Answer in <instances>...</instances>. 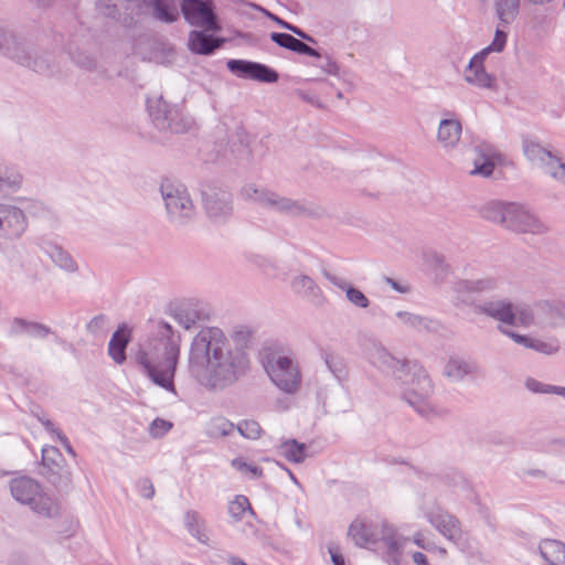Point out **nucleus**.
Here are the masks:
<instances>
[{
  "label": "nucleus",
  "instance_id": "nucleus-1",
  "mask_svg": "<svg viewBox=\"0 0 565 565\" xmlns=\"http://www.w3.org/2000/svg\"><path fill=\"white\" fill-rule=\"evenodd\" d=\"M248 366L246 352L232 345L220 328H203L191 342L189 372L209 391H223L233 385L247 372Z\"/></svg>",
  "mask_w": 565,
  "mask_h": 565
},
{
  "label": "nucleus",
  "instance_id": "nucleus-2",
  "mask_svg": "<svg viewBox=\"0 0 565 565\" xmlns=\"http://www.w3.org/2000/svg\"><path fill=\"white\" fill-rule=\"evenodd\" d=\"M370 362L387 377L394 380L403 390V399L420 416L430 417L435 413L428 397L434 391L428 373L416 362L398 359L381 343H373L367 349Z\"/></svg>",
  "mask_w": 565,
  "mask_h": 565
},
{
  "label": "nucleus",
  "instance_id": "nucleus-3",
  "mask_svg": "<svg viewBox=\"0 0 565 565\" xmlns=\"http://www.w3.org/2000/svg\"><path fill=\"white\" fill-rule=\"evenodd\" d=\"M156 334L154 343L141 349L137 361L156 385L175 394L173 380L180 356L181 337L164 321L157 323Z\"/></svg>",
  "mask_w": 565,
  "mask_h": 565
},
{
  "label": "nucleus",
  "instance_id": "nucleus-4",
  "mask_svg": "<svg viewBox=\"0 0 565 565\" xmlns=\"http://www.w3.org/2000/svg\"><path fill=\"white\" fill-rule=\"evenodd\" d=\"M0 51L18 64L43 75L57 71L56 56L49 50L30 47L12 30L0 26Z\"/></svg>",
  "mask_w": 565,
  "mask_h": 565
},
{
  "label": "nucleus",
  "instance_id": "nucleus-5",
  "mask_svg": "<svg viewBox=\"0 0 565 565\" xmlns=\"http://www.w3.org/2000/svg\"><path fill=\"white\" fill-rule=\"evenodd\" d=\"M242 193L245 199L287 216L312 217L317 220L327 216L326 209L320 205L294 200L275 191L265 188H257L255 184L245 185Z\"/></svg>",
  "mask_w": 565,
  "mask_h": 565
},
{
  "label": "nucleus",
  "instance_id": "nucleus-6",
  "mask_svg": "<svg viewBox=\"0 0 565 565\" xmlns=\"http://www.w3.org/2000/svg\"><path fill=\"white\" fill-rule=\"evenodd\" d=\"M483 216L519 233L540 235L547 226L525 205L515 202L493 201L483 207Z\"/></svg>",
  "mask_w": 565,
  "mask_h": 565
},
{
  "label": "nucleus",
  "instance_id": "nucleus-7",
  "mask_svg": "<svg viewBox=\"0 0 565 565\" xmlns=\"http://www.w3.org/2000/svg\"><path fill=\"white\" fill-rule=\"evenodd\" d=\"M9 489L17 502L29 507L34 513L49 519L60 514L57 500L45 492L35 479L15 477L10 480Z\"/></svg>",
  "mask_w": 565,
  "mask_h": 565
},
{
  "label": "nucleus",
  "instance_id": "nucleus-8",
  "mask_svg": "<svg viewBox=\"0 0 565 565\" xmlns=\"http://www.w3.org/2000/svg\"><path fill=\"white\" fill-rule=\"evenodd\" d=\"M262 362L273 383L285 393L298 391L301 374L294 361L274 347H265L262 351Z\"/></svg>",
  "mask_w": 565,
  "mask_h": 565
},
{
  "label": "nucleus",
  "instance_id": "nucleus-9",
  "mask_svg": "<svg viewBox=\"0 0 565 565\" xmlns=\"http://www.w3.org/2000/svg\"><path fill=\"white\" fill-rule=\"evenodd\" d=\"M147 103L149 115L158 129L184 134L192 128L194 121L182 108L171 106L162 97L149 98Z\"/></svg>",
  "mask_w": 565,
  "mask_h": 565
},
{
  "label": "nucleus",
  "instance_id": "nucleus-10",
  "mask_svg": "<svg viewBox=\"0 0 565 565\" xmlns=\"http://www.w3.org/2000/svg\"><path fill=\"white\" fill-rule=\"evenodd\" d=\"M160 191L170 223L184 225L194 218L195 206L183 185L167 183L161 185Z\"/></svg>",
  "mask_w": 565,
  "mask_h": 565
},
{
  "label": "nucleus",
  "instance_id": "nucleus-11",
  "mask_svg": "<svg viewBox=\"0 0 565 565\" xmlns=\"http://www.w3.org/2000/svg\"><path fill=\"white\" fill-rule=\"evenodd\" d=\"M180 9L190 25L205 31H221L213 0H180Z\"/></svg>",
  "mask_w": 565,
  "mask_h": 565
},
{
  "label": "nucleus",
  "instance_id": "nucleus-12",
  "mask_svg": "<svg viewBox=\"0 0 565 565\" xmlns=\"http://www.w3.org/2000/svg\"><path fill=\"white\" fill-rule=\"evenodd\" d=\"M424 516L429 524L445 539L458 542L461 537L459 520L434 501L424 502L422 505Z\"/></svg>",
  "mask_w": 565,
  "mask_h": 565
},
{
  "label": "nucleus",
  "instance_id": "nucleus-13",
  "mask_svg": "<svg viewBox=\"0 0 565 565\" xmlns=\"http://www.w3.org/2000/svg\"><path fill=\"white\" fill-rule=\"evenodd\" d=\"M42 463L44 476L58 489H67L72 483V473L63 455L54 446L42 449Z\"/></svg>",
  "mask_w": 565,
  "mask_h": 565
},
{
  "label": "nucleus",
  "instance_id": "nucleus-14",
  "mask_svg": "<svg viewBox=\"0 0 565 565\" xmlns=\"http://www.w3.org/2000/svg\"><path fill=\"white\" fill-rule=\"evenodd\" d=\"M502 281L499 276L486 275L480 278L461 279L454 286L457 300L465 305L473 306V298L498 290Z\"/></svg>",
  "mask_w": 565,
  "mask_h": 565
},
{
  "label": "nucleus",
  "instance_id": "nucleus-15",
  "mask_svg": "<svg viewBox=\"0 0 565 565\" xmlns=\"http://www.w3.org/2000/svg\"><path fill=\"white\" fill-rule=\"evenodd\" d=\"M206 214L214 221L226 220L233 211L232 195L223 189L207 186L202 192Z\"/></svg>",
  "mask_w": 565,
  "mask_h": 565
},
{
  "label": "nucleus",
  "instance_id": "nucleus-16",
  "mask_svg": "<svg viewBox=\"0 0 565 565\" xmlns=\"http://www.w3.org/2000/svg\"><path fill=\"white\" fill-rule=\"evenodd\" d=\"M227 68L237 77L244 79H253L263 83H276L278 73L265 64L246 61V60H228Z\"/></svg>",
  "mask_w": 565,
  "mask_h": 565
},
{
  "label": "nucleus",
  "instance_id": "nucleus-17",
  "mask_svg": "<svg viewBox=\"0 0 565 565\" xmlns=\"http://www.w3.org/2000/svg\"><path fill=\"white\" fill-rule=\"evenodd\" d=\"M26 227V216L20 207L0 203V238H18L25 232Z\"/></svg>",
  "mask_w": 565,
  "mask_h": 565
},
{
  "label": "nucleus",
  "instance_id": "nucleus-18",
  "mask_svg": "<svg viewBox=\"0 0 565 565\" xmlns=\"http://www.w3.org/2000/svg\"><path fill=\"white\" fill-rule=\"evenodd\" d=\"M473 312L476 315H483L501 324L508 326L509 322H513V303L509 298H491L483 301L473 303Z\"/></svg>",
  "mask_w": 565,
  "mask_h": 565
},
{
  "label": "nucleus",
  "instance_id": "nucleus-19",
  "mask_svg": "<svg viewBox=\"0 0 565 565\" xmlns=\"http://www.w3.org/2000/svg\"><path fill=\"white\" fill-rule=\"evenodd\" d=\"M498 330L505 337L513 340L515 343H518L526 349H531L535 352L545 354V355L556 354L561 348L559 341L555 337H548V338L530 337V335L516 333L505 327H498Z\"/></svg>",
  "mask_w": 565,
  "mask_h": 565
},
{
  "label": "nucleus",
  "instance_id": "nucleus-20",
  "mask_svg": "<svg viewBox=\"0 0 565 565\" xmlns=\"http://www.w3.org/2000/svg\"><path fill=\"white\" fill-rule=\"evenodd\" d=\"M539 328H556L558 320H565V300L545 299L535 302Z\"/></svg>",
  "mask_w": 565,
  "mask_h": 565
},
{
  "label": "nucleus",
  "instance_id": "nucleus-21",
  "mask_svg": "<svg viewBox=\"0 0 565 565\" xmlns=\"http://www.w3.org/2000/svg\"><path fill=\"white\" fill-rule=\"evenodd\" d=\"M484 60V55L475 54L463 72V78L476 87L492 89L495 86V77L486 71Z\"/></svg>",
  "mask_w": 565,
  "mask_h": 565
},
{
  "label": "nucleus",
  "instance_id": "nucleus-22",
  "mask_svg": "<svg viewBox=\"0 0 565 565\" xmlns=\"http://www.w3.org/2000/svg\"><path fill=\"white\" fill-rule=\"evenodd\" d=\"M290 288L294 294L300 296L313 306H322L326 297L318 284L308 275H297L290 281Z\"/></svg>",
  "mask_w": 565,
  "mask_h": 565
},
{
  "label": "nucleus",
  "instance_id": "nucleus-23",
  "mask_svg": "<svg viewBox=\"0 0 565 565\" xmlns=\"http://www.w3.org/2000/svg\"><path fill=\"white\" fill-rule=\"evenodd\" d=\"M477 373L478 365L476 362L459 355L449 356L443 370V375L452 383H459L467 376L476 375Z\"/></svg>",
  "mask_w": 565,
  "mask_h": 565
},
{
  "label": "nucleus",
  "instance_id": "nucleus-24",
  "mask_svg": "<svg viewBox=\"0 0 565 565\" xmlns=\"http://www.w3.org/2000/svg\"><path fill=\"white\" fill-rule=\"evenodd\" d=\"M203 30H193L188 36V47L191 52L201 55H211L224 43V39L215 38Z\"/></svg>",
  "mask_w": 565,
  "mask_h": 565
},
{
  "label": "nucleus",
  "instance_id": "nucleus-25",
  "mask_svg": "<svg viewBox=\"0 0 565 565\" xmlns=\"http://www.w3.org/2000/svg\"><path fill=\"white\" fill-rule=\"evenodd\" d=\"M476 157L473 159L472 175L490 177L494 170V160L498 152L494 147L488 143H480L475 147Z\"/></svg>",
  "mask_w": 565,
  "mask_h": 565
},
{
  "label": "nucleus",
  "instance_id": "nucleus-26",
  "mask_svg": "<svg viewBox=\"0 0 565 565\" xmlns=\"http://www.w3.org/2000/svg\"><path fill=\"white\" fill-rule=\"evenodd\" d=\"M396 317L405 328L415 332L437 333L441 329L439 321L426 316L408 311H398L396 312Z\"/></svg>",
  "mask_w": 565,
  "mask_h": 565
},
{
  "label": "nucleus",
  "instance_id": "nucleus-27",
  "mask_svg": "<svg viewBox=\"0 0 565 565\" xmlns=\"http://www.w3.org/2000/svg\"><path fill=\"white\" fill-rule=\"evenodd\" d=\"M8 333L11 337L26 334L30 338L45 339L52 333V330L43 323L15 317L10 321Z\"/></svg>",
  "mask_w": 565,
  "mask_h": 565
},
{
  "label": "nucleus",
  "instance_id": "nucleus-28",
  "mask_svg": "<svg viewBox=\"0 0 565 565\" xmlns=\"http://www.w3.org/2000/svg\"><path fill=\"white\" fill-rule=\"evenodd\" d=\"M462 132V126L459 120L446 118L441 119L437 130V141L441 148L452 150L457 147Z\"/></svg>",
  "mask_w": 565,
  "mask_h": 565
},
{
  "label": "nucleus",
  "instance_id": "nucleus-29",
  "mask_svg": "<svg viewBox=\"0 0 565 565\" xmlns=\"http://www.w3.org/2000/svg\"><path fill=\"white\" fill-rule=\"evenodd\" d=\"M270 40L280 47L287 49L289 51L317 58L321 57V54L316 49L309 46L305 42L292 36L291 34L273 32L270 34Z\"/></svg>",
  "mask_w": 565,
  "mask_h": 565
},
{
  "label": "nucleus",
  "instance_id": "nucleus-30",
  "mask_svg": "<svg viewBox=\"0 0 565 565\" xmlns=\"http://www.w3.org/2000/svg\"><path fill=\"white\" fill-rule=\"evenodd\" d=\"M324 277L335 287L345 292L347 299L354 307L366 309L370 306L367 297L358 288L351 286L347 280L341 277L334 276L330 273H324Z\"/></svg>",
  "mask_w": 565,
  "mask_h": 565
},
{
  "label": "nucleus",
  "instance_id": "nucleus-31",
  "mask_svg": "<svg viewBox=\"0 0 565 565\" xmlns=\"http://www.w3.org/2000/svg\"><path fill=\"white\" fill-rule=\"evenodd\" d=\"M172 316L185 330H190L203 319V313L198 309V306L191 302L177 306L172 311Z\"/></svg>",
  "mask_w": 565,
  "mask_h": 565
},
{
  "label": "nucleus",
  "instance_id": "nucleus-32",
  "mask_svg": "<svg viewBox=\"0 0 565 565\" xmlns=\"http://www.w3.org/2000/svg\"><path fill=\"white\" fill-rule=\"evenodd\" d=\"M348 535L355 545L361 547H366L380 540L377 534L371 529V525L360 520H355L351 523Z\"/></svg>",
  "mask_w": 565,
  "mask_h": 565
},
{
  "label": "nucleus",
  "instance_id": "nucleus-33",
  "mask_svg": "<svg viewBox=\"0 0 565 565\" xmlns=\"http://www.w3.org/2000/svg\"><path fill=\"white\" fill-rule=\"evenodd\" d=\"M523 153L529 161L545 170L555 153L533 140L523 141Z\"/></svg>",
  "mask_w": 565,
  "mask_h": 565
},
{
  "label": "nucleus",
  "instance_id": "nucleus-34",
  "mask_svg": "<svg viewBox=\"0 0 565 565\" xmlns=\"http://www.w3.org/2000/svg\"><path fill=\"white\" fill-rule=\"evenodd\" d=\"M129 343V337L125 327H119L113 334L108 343V354L116 364H122L126 360V348Z\"/></svg>",
  "mask_w": 565,
  "mask_h": 565
},
{
  "label": "nucleus",
  "instance_id": "nucleus-35",
  "mask_svg": "<svg viewBox=\"0 0 565 565\" xmlns=\"http://www.w3.org/2000/svg\"><path fill=\"white\" fill-rule=\"evenodd\" d=\"M541 556L550 565H565V544L556 540H544L540 546Z\"/></svg>",
  "mask_w": 565,
  "mask_h": 565
},
{
  "label": "nucleus",
  "instance_id": "nucleus-36",
  "mask_svg": "<svg viewBox=\"0 0 565 565\" xmlns=\"http://www.w3.org/2000/svg\"><path fill=\"white\" fill-rule=\"evenodd\" d=\"M44 253L62 270H65L67 273H75V271H77L78 266H77L76 262L61 246H58L56 244H46L44 246Z\"/></svg>",
  "mask_w": 565,
  "mask_h": 565
},
{
  "label": "nucleus",
  "instance_id": "nucleus-37",
  "mask_svg": "<svg viewBox=\"0 0 565 565\" xmlns=\"http://www.w3.org/2000/svg\"><path fill=\"white\" fill-rule=\"evenodd\" d=\"M153 17L164 23H172L179 18L175 0H151Z\"/></svg>",
  "mask_w": 565,
  "mask_h": 565
},
{
  "label": "nucleus",
  "instance_id": "nucleus-38",
  "mask_svg": "<svg viewBox=\"0 0 565 565\" xmlns=\"http://www.w3.org/2000/svg\"><path fill=\"white\" fill-rule=\"evenodd\" d=\"M521 0H495L497 18L502 25L511 24L519 15Z\"/></svg>",
  "mask_w": 565,
  "mask_h": 565
},
{
  "label": "nucleus",
  "instance_id": "nucleus-39",
  "mask_svg": "<svg viewBox=\"0 0 565 565\" xmlns=\"http://www.w3.org/2000/svg\"><path fill=\"white\" fill-rule=\"evenodd\" d=\"M510 327L531 328L539 327V319L535 312V303L531 307L515 308L513 306V322H509Z\"/></svg>",
  "mask_w": 565,
  "mask_h": 565
},
{
  "label": "nucleus",
  "instance_id": "nucleus-40",
  "mask_svg": "<svg viewBox=\"0 0 565 565\" xmlns=\"http://www.w3.org/2000/svg\"><path fill=\"white\" fill-rule=\"evenodd\" d=\"M306 445L298 443L296 439H288L278 446L279 454L288 461L300 463L306 458Z\"/></svg>",
  "mask_w": 565,
  "mask_h": 565
},
{
  "label": "nucleus",
  "instance_id": "nucleus-41",
  "mask_svg": "<svg viewBox=\"0 0 565 565\" xmlns=\"http://www.w3.org/2000/svg\"><path fill=\"white\" fill-rule=\"evenodd\" d=\"M386 547L387 558L395 565L401 562V542L392 527H384L381 539Z\"/></svg>",
  "mask_w": 565,
  "mask_h": 565
},
{
  "label": "nucleus",
  "instance_id": "nucleus-42",
  "mask_svg": "<svg viewBox=\"0 0 565 565\" xmlns=\"http://www.w3.org/2000/svg\"><path fill=\"white\" fill-rule=\"evenodd\" d=\"M185 526L198 541L206 544L209 536L205 532V525L203 520L195 511H188L184 516Z\"/></svg>",
  "mask_w": 565,
  "mask_h": 565
},
{
  "label": "nucleus",
  "instance_id": "nucleus-43",
  "mask_svg": "<svg viewBox=\"0 0 565 565\" xmlns=\"http://www.w3.org/2000/svg\"><path fill=\"white\" fill-rule=\"evenodd\" d=\"M323 361L330 373L337 379L338 382H342L348 376L347 365L343 359L331 352L324 351L322 353Z\"/></svg>",
  "mask_w": 565,
  "mask_h": 565
},
{
  "label": "nucleus",
  "instance_id": "nucleus-44",
  "mask_svg": "<svg viewBox=\"0 0 565 565\" xmlns=\"http://www.w3.org/2000/svg\"><path fill=\"white\" fill-rule=\"evenodd\" d=\"M22 178L19 172L12 169H0V192L17 191L21 185Z\"/></svg>",
  "mask_w": 565,
  "mask_h": 565
},
{
  "label": "nucleus",
  "instance_id": "nucleus-45",
  "mask_svg": "<svg viewBox=\"0 0 565 565\" xmlns=\"http://www.w3.org/2000/svg\"><path fill=\"white\" fill-rule=\"evenodd\" d=\"M525 387L533 393L541 394H556L565 398V387L544 384L535 379H527L525 381Z\"/></svg>",
  "mask_w": 565,
  "mask_h": 565
},
{
  "label": "nucleus",
  "instance_id": "nucleus-46",
  "mask_svg": "<svg viewBox=\"0 0 565 565\" xmlns=\"http://www.w3.org/2000/svg\"><path fill=\"white\" fill-rule=\"evenodd\" d=\"M246 511L252 515L254 514L250 503L245 495H236L228 504V513L235 521H239Z\"/></svg>",
  "mask_w": 565,
  "mask_h": 565
},
{
  "label": "nucleus",
  "instance_id": "nucleus-47",
  "mask_svg": "<svg viewBox=\"0 0 565 565\" xmlns=\"http://www.w3.org/2000/svg\"><path fill=\"white\" fill-rule=\"evenodd\" d=\"M544 172L561 184L565 185V162H563L556 154H554Z\"/></svg>",
  "mask_w": 565,
  "mask_h": 565
},
{
  "label": "nucleus",
  "instance_id": "nucleus-48",
  "mask_svg": "<svg viewBox=\"0 0 565 565\" xmlns=\"http://www.w3.org/2000/svg\"><path fill=\"white\" fill-rule=\"evenodd\" d=\"M507 39L508 34L503 30L497 29L492 42L479 53L487 57L490 53L502 52L505 47Z\"/></svg>",
  "mask_w": 565,
  "mask_h": 565
},
{
  "label": "nucleus",
  "instance_id": "nucleus-49",
  "mask_svg": "<svg viewBox=\"0 0 565 565\" xmlns=\"http://www.w3.org/2000/svg\"><path fill=\"white\" fill-rule=\"evenodd\" d=\"M235 430L234 424L223 417H216L211 420L210 434L213 436H227Z\"/></svg>",
  "mask_w": 565,
  "mask_h": 565
},
{
  "label": "nucleus",
  "instance_id": "nucleus-50",
  "mask_svg": "<svg viewBox=\"0 0 565 565\" xmlns=\"http://www.w3.org/2000/svg\"><path fill=\"white\" fill-rule=\"evenodd\" d=\"M235 429L245 438L248 439H257L260 436L262 428L259 424L255 420H243Z\"/></svg>",
  "mask_w": 565,
  "mask_h": 565
},
{
  "label": "nucleus",
  "instance_id": "nucleus-51",
  "mask_svg": "<svg viewBox=\"0 0 565 565\" xmlns=\"http://www.w3.org/2000/svg\"><path fill=\"white\" fill-rule=\"evenodd\" d=\"M68 54L78 66L89 71L96 68L97 63L92 55L83 52H75L72 47L68 49Z\"/></svg>",
  "mask_w": 565,
  "mask_h": 565
},
{
  "label": "nucleus",
  "instance_id": "nucleus-52",
  "mask_svg": "<svg viewBox=\"0 0 565 565\" xmlns=\"http://www.w3.org/2000/svg\"><path fill=\"white\" fill-rule=\"evenodd\" d=\"M107 317L105 315H97L89 320L86 324V331L95 337L102 335L106 331Z\"/></svg>",
  "mask_w": 565,
  "mask_h": 565
},
{
  "label": "nucleus",
  "instance_id": "nucleus-53",
  "mask_svg": "<svg viewBox=\"0 0 565 565\" xmlns=\"http://www.w3.org/2000/svg\"><path fill=\"white\" fill-rule=\"evenodd\" d=\"M171 428H172V423H170L166 419H162V418H156L149 425V434L153 438H160L163 435H166Z\"/></svg>",
  "mask_w": 565,
  "mask_h": 565
},
{
  "label": "nucleus",
  "instance_id": "nucleus-54",
  "mask_svg": "<svg viewBox=\"0 0 565 565\" xmlns=\"http://www.w3.org/2000/svg\"><path fill=\"white\" fill-rule=\"evenodd\" d=\"M232 466L243 473H247V472L252 473L253 478L260 477L262 472H263L260 468H258L256 466H250L242 459H234L232 461Z\"/></svg>",
  "mask_w": 565,
  "mask_h": 565
},
{
  "label": "nucleus",
  "instance_id": "nucleus-55",
  "mask_svg": "<svg viewBox=\"0 0 565 565\" xmlns=\"http://www.w3.org/2000/svg\"><path fill=\"white\" fill-rule=\"evenodd\" d=\"M138 490L142 498L152 499L154 495V488L150 479L143 478L138 481Z\"/></svg>",
  "mask_w": 565,
  "mask_h": 565
},
{
  "label": "nucleus",
  "instance_id": "nucleus-56",
  "mask_svg": "<svg viewBox=\"0 0 565 565\" xmlns=\"http://www.w3.org/2000/svg\"><path fill=\"white\" fill-rule=\"evenodd\" d=\"M427 263L430 264L431 267L436 269L446 268L445 257L436 252H428L426 254Z\"/></svg>",
  "mask_w": 565,
  "mask_h": 565
},
{
  "label": "nucleus",
  "instance_id": "nucleus-57",
  "mask_svg": "<svg viewBox=\"0 0 565 565\" xmlns=\"http://www.w3.org/2000/svg\"><path fill=\"white\" fill-rule=\"evenodd\" d=\"M97 10L100 14L109 18H116L117 8L115 4H109L104 1H100L97 6Z\"/></svg>",
  "mask_w": 565,
  "mask_h": 565
},
{
  "label": "nucleus",
  "instance_id": "nucleus-58",
  "mask_svg": "<svg viewBox=\"0 0 565 565\" xmlns=\"http://www.w3.org/2000/svg\"><path fill=\"white\" fill-rule=\"evenodd\" d=\"M320 67L327 74H331V75H337L339 72L338 64L334 61L330 60L329 57H326V62L323 64H321Z\"/></svg>",
  "mask_w": 565,
  "mask_h": 565
},
{
  "label": "nucleus",
  "instance_id": "nucleus-59",
  "mask_svg": "<svg viewBox=\"0 0 565 565\" xmlns=\"http://www.w3.org/2000/svg\"><path fill=\"white\" fill-rule=\"evenodd\" d=\"M286 30L292 32L294 34L298 35L299 38H301L308 42L316 43V40L311 35L307 34L301 29H299L298 26H296L291 23H289V28H287Z\"/></svg>",
  "mask_w": 565,
  "mask_h": 565
},
{
  "label": "nucleus",
  "instance_id": "nucleus-60",
  "mask_svg": "<svg viewBox=\"0 0 565 565\" xmlns=\"http://www.w3.org/2000/svg\"><path fill=\"white\" fill-rule=\"evenodd\" d=\"M174 58V50L172 47H167L164 50V56L162 58L154 56L157 63L166 64L171 63Z\"/></svg>",
  "mask_w": 565,
  "mask_h": 565
},
{
  "label": "nucleus",
  "instance_id": "nucleus-61",
  "mask_svg": "<svg viewBox=\"0 0 565 565\" xmlns=\"http://www.w3.org/2000/svg\"><path fill=\"white\" fill-rule=\"evenodd\" d=\"M56 437L60 440L61 445L66 449V451L68 454H71L72 456H75V451H74L73 447L71 446L66 436L64 434H62L61 431H56Z\"/></svg>",
  "mask_w": 565,
  "mask_h": 565
},
{
  "label": "nucleus",
  "instance_id": "nucleus-62",
  "mask_svg": "<svg viewBox=\"0 0 565 565\" xmlns=\"http://www.w3.org/2000/svg\"><path fill=\"white\" fill-rule=\"evenodd\" d=\"M329 553L333 565H345L344 557L339 553L338 550L329 547Z\"/></svg>",
  "mask_w": 565,
  "mask_h": 565
},
{
  "label": "nucleus",
  "instance_id": "nucleus-63",
  "mask_svg": "<svg viewBox=\"0 0 565 565\" xmlns=\"http://www.w3.org/2000/svg\"><path fill=\"white\" fill-rule=\"evenodd\" d=\"M298 95L303 99L306 100L307 103L316 106V107H322L320 100L316 97V96H311L307 93H303V92H299Z\"/></svg>",
  "mask_w": 565,
  "mask_h": 565
},
{
  "label": "nucleus",
  "instance_id": "nucleus-64",
  "mask_svg": "<svg viewBox=\"0 0 565 565\" xmlns=\"http://www.w3.org/2000/svg\"><path fill=\"white\" fill-rule=\"evenodd\" d=\"M412 558L416 565H429L426 555L422 552L413 553Z\"/></svg>",
  "mask_w": 565,
  "mask_h": 565
}]
</instances>
